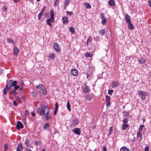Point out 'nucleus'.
I'll return each mask as SVG.
<instances>
[{
	"instance_id": "f257e3e1",
	"label": "nucleus",
	"mask_w": 151,
	"mask_h": 151,
	"mask_svg": "<svg viewBox=\"0 0 151 151\" xmlns=\"http://www.w3.org/2000/svg\"><path fill=\"white\" fill-rule=\"evenodd\" d=\"M41 109L39 108H35L36 111L41 115H44V118L47 120L50 118L48 116L50 109L47 104L45 106L44 104H42L41 106Z\"/></svg>"
},
{
	"instance_id": "f03ea898",
	"label": "nucleus",
	"mask_w": 151,
	"mask_h": 151,
	"mask_svg": "<svg viewBox=\"0 0 151 151\" xmlns=\"http://www.w3.org/2000/svg\"><path fill=\"white\" fill-rule=\"evenodd\" d=\"M70 122L71 123V127L72 128L75 127L78 123V119L74 116L72 117Z\"/></svg>"
},
{
	"instance_id": "7ed1b4c3",
	"label": "nucleus",
	"mask_w": 151,
	"mask_h": 151,
	"mask_svg": "<svg viewBox=\"0 0 151 151\" xmlns=\"http://www.w3.org/2000/svg\"><path fill=\"white\" fill-rule=\"evenodd\" d=\"M17 82L16 81H13L12 80H10L8 82V84L6 86H8V87L10 89L12 87H14L17 85Z\"/></svg>"
},
{
	"instance_id": "20e7f679",
	"label": "nucleus",
	"mask_w": 151,
	"mask_h": 151,
	"mask_svg": "<svg viewBox=\"0 0 151 151\" xmlns=\"http://www.w3.org/2000/svg\"><path fill=\"white\" fill-rule=\"evenodd\" d=\"M138 95L139 96L142 100L145 99V96L148 95V93L143 91L141 90H139L137 91Z\"/></svg>"
},
{
	"instance_id": "39448f33",
	"label": "nucleus",
	"mask_w": 151,
	"mask_h": 151,
	"mask_svg": "<svg viewBox=\"0 0 151 151\" xmlns=\"http://www.w3.org/2000/svg\"><path fill=\"white\" fill-rule=\"evenodd\" d=\"M101 16L102 20V21L101 22V23L103 25H104L106 24V18L105 17L104 13H101Z\"/></svg>"
},
{
	"instance_id": "423d86ee",
	"label": "nucleus",
	"mask_w": 151,
	"mask_h": 151,
	"mask_svg": "<svg viewBox=\"0 0 151 151\" xmlns=\"http://www.w3.org/2000/svg\"><path fill=\"white\" fill-rule=\"evenodd\" d=\"M16 127L18 130H19L23 128L24 126L22 123L21 122L18 121L17 123Z\"/></svg>"
},
{
	"instance_id": "0eeeda50",
	"label": "nucleus",
	"mask_w": 151,
	"mask_h": 151,
	"mask_svg": "<svg viewBox=\"0 0 151 151\" xmlns=\"http://www.w3.org/2000/svg\"><path fill=\"white\" fill-rule=\"evenodd\" d=\"M78 71L76 69H73L71 70L70 73L73 76H76L78 74Z\"/></svg>"
},
{
	"instance_id": "6e6552de",
	"label": "nucleus",
	"mask_w": 151,
	"mask_h": 151,
	"mask_svg": "<svg viewBox=\"0 0 151 151\" xmlns=\"http://www.w3.org/2000/svg\"><path fill=\"white\" fill-rule=\"evenodd\" d=\"M23 149L22 144L19 143L18 144L16 151H21Z\"/></svg>"
},
{
	"instance_id": "1a4fd4ad",
	"label": "nucleus",
	"mask_w": 151,
	"mask_h": 151,
	"mask_svg": "<svg viewBox=\"0 0 151 151\" xmlns=\"http://www.w3.org/2000/svg\"><path fill=\"white\" fill-rule=\"evenodd\" d=\"M125 19L126 20V23H128L131 22L130 17L128 14H126L125 15Z\"/></svg>"
},
{
	"instance_id": "9d476101",
	"label": "nucleus",
	"mask_w": 151,
	"mask_h": 151,
	"mask_svg": "<svg viewBox=\"0 0 151 151\" xmlns=\"http://www.w3.org/2000/svg\"><path fill=\"white\" fill-rule=\"evenodd\" d=\"M74 133L78 135H79L80 134L81 132L79 129L78 128H75L72 130Z\"/></svg>"
},
{
	"instance_id": "9b49d317",
	"label": "nucleus",
	"mask_w": 151,
	"mask_h": 151,
	"mask_svg": "<svg viewBox=\"0 0 151 151\" xmlns=\"http://www.w3.org/2000/svg\"><path fill=\"white\" fill-rule=\"evenodd\" d=\"M54 22V20L52 21V19H48L46 20V23L48 24L50 28L52 27V24H51V22Z\"/></svg>"
},
{
	"instance_id": "f8f14e48",
	"label": "nucleus",
	"mask_w": 151,
	"mask_h": 151,
	"mask_svg": "<svg viewBox=\"0 0 151 151\" xmlns=\"http://www.w3.org/2000/svg\"><path fill=\"white\" fill-rule=\"evenodd\" d=\"M54 47L55 50L57 52L59 51L60 50V47H59V45L57 43H54Z\"/></svg>"
},
{
	"instance_id": "ddd939ff",
	"label": "nucleus",
	"mask_w": 151,
	"mask_h": 151,
	"mask_svg": "<svg viewBox=\"0 0 151 151\" xmlns=\"http://www.w3.org/2000/svg\"><path fill=\"white\" fill-rule=\"evenodd\" d=\"M112 87L113 88H115L118 86H119V83L118 82H115V81H113L112 83Z\"/></svg>"
},
{
	"instance_id": "4468645a",
	"label": "nucleus",
	"mask_w": 151,
	"mask_h": 151,
	"mask_svg": "<svg viewBox=\"0 0 151 151\" xmlns=\"http://www.w3.org/2000/svg\"><path fill=\"white\" fill-rule=\"evenodd\" d=\"M129 126V124H122L121 126V129L123 130H126V128L128 127Z\"/></svg>"
},
{
	"instance_id": "2eb2a0df",
	"label": "nucleus",
	"mask_w": 151,
	"mask_h": 151,
	"mask_svg": "<svg viewBox=\"0 0 151 151\" xmlns=\"http://www.w3.org/2000/svg\"><path fill=\"white\" fill-rule=\"evenodd\" d=\"M108 4L111 6H115V2L114 0H110L109 1Z\"/></svg>"
},
{
	"instance_id": "dca6fc26",
	"label": "nucleus",
	"mask_w": 151,
	"mask_h": 151,
	"mask_svg": "<svg viewBox=\"0 0 151 151\" xmlns=\"http://www.w3.org/2000/svg\"><path fill=\"white\" fill-rule=\"evenodd\" d=\"M70 2V0H65L64 6L65 9H66L67 6L68 5Z\"/></svg>"
},
{
	"instance_id": "f3484780",
	"label": "nucleus",
	"mask_w": 151,
	"mask_h": 151,
	"mask_svg": "<svg viewBox=\"0 0 151 151\" xmlns=\"http://www.w3.org/2000/svg\"><path fill=\"white\" fill-rule=\"evenodd\" d=\"M18 101L19 103H23L25 101V98L24 97L21 96L19 98V100Z\"/></svg>"
},
{
	"instance_id": "a211bd4d",
	"label": "nucleus",
	"mask_w": 151,
	"mask_h": 151,
	"mask_svg": "<svg viewBox=\"0 0 151 151\" xmlns=\"http://www.w3.org/2000/svg\"><path fill=\"white\" fill-rule=\"evenodd\" d=\"M36 88L37 89H38L42 91L43 90H44L45 88V87L43 85L40 84L36 87Z\"/></svg>"
},
{
	"instance_id": "6ab92c4d",
	"label": "nucleus",
	"mask_w": 151,
	"mask_h": 151,
	"mask_svg": "<svg viewBox=\"0 0 151 151\" xmlns=\"http://www.w3.org/2000/svg\"><path fill=\"white\" fill-rule=\"evenodd\" d=\"M83 91L85 93H89L90 91L89 87L86 86L84 87Z\"/></svg>"
},
{
	"instance_id": "aec40b11",
	"label": "nucleus",
	"mask_w": 151,
	"mask_h": 151,
	"mask_svg": "<svg viewBox=\"0 0 151 151\" xmlns=\"http://www.w3.org/2000/svg\"><path fill=\"white\" fill-rule=\"evenodd\" d=\"M25 143L28 147L29 148L30 147L31 143L30 142L29 140L26 139Z\"/></svg>"
},
{
	"instance_id": "412c9836",
	"label": "nucleus",
	"mask_w": 151,
	"mask_h": 151,
	"mask_svg": "<svg viewBox=\"0 0 151 151\" xmlns=\"http://www.w3.org/2000/svg\"><path fill=\"white\" fill-rule=\"evenodd\" d=\"M63 24L67 23L68 22V19L67 17H64L62 18Z\"/></svg>"
},
{
	"instance_id": "4be33fe9",
	"label": "nucleus",
	"mask_w": 151,
	"mask_h": 151,
	"mask_svg": "<svg viewBox=\"0 0 151 151\" xmlns=\"http://www.w3.org/2000/svg\"><path fill=\"white\" fill-rule=\"evenodd\" d=\"M9 89H10L8 87V86H6V88L4 90V94L5 95H6L7 92L9 91Z\"/></svg>"
},
{
	"instance_id": "5701e85b",
	"label": "nucleus",
	"mask_w": 151,
	"mask_h": 151,
	"mask_svg": "<svg viewBox=\"0 0 151 151\" xmlns=\"http://www.w3.org/2000/svg\"><path fill=\"white\" fill-rule=\"evenodd\" d=\"M139 62L141 64H143L145 63L146 60L143 58H139Z\"/></svg>"
},
{
	"instance_id": "b1692460",
	"label": "nucleus",
	"mask_w": 151,
	"mask_h": 151,
	"mask_svg": "<svg viewBox=\"0 0 151 151\" xmlns=\"http://www.w3.org/2000/svg\"><path fill=\"white\" fill-rule=\"evenodd\" d=\"M137 135V137L139 138V140H141L142 139V134L139 131L138 132Z\"/></svg>"
},
{
	"instance_id": "393cba45",
	"label": "nucleus",
	"mask_w": 151,
	"mask_h": 151,
	"mask_svg": "<svg viewBox=\"0 0 151 151\" xmlns=\"http://www.w3.org/2000/svg\"><path fill=\"white\" fill-rule=\"evenodd\" d=\"M19 52V49L17 47H14V54L17 55Z\"/></svg>"
},
{
	"instance_id": "a878e982",
	"label": "nucleus",
	"mask_w": 151,
	"mask_h": 151,
	"mask_svg": "<svg viewBox=\"0 0 151 151\" xmlns=\"http://www.w3.org/2000/svg\"><path fill=\"white\" fill-rule=\"evenodd\" d=\"M106 104H110V97L108 96H106Z\"/></svg>"
},
{
	"instance_id": "bb28decb",
	"label": "nucleus",
	"mask_w": 151,
	"mask_h": 151,
	"mask_svg": "<svg viewBox=\"0 0 151 151\" xmlns=\"http://www.w3.org/2000/svg\"><path fill=\"white\" fill-rule=\"evenodd\" d=\"M105 32V30L104 29H101L99 32V33L101 36L104 35Z\"/></svg>"
},
{
	"instance_id": "cd10ccee",
	"label": "nucleus",
	"mask_w": 151,
	"mask_h": 151,
	"mask_svg": "<svg viewBox=\"0 0 151 151\" xmlns=\"http://www.w3.org/2000/svg\"><path fill=\"white\" fill-rule=\"evenodd\" d=\"M128 27L131 30H132L134 29V27L133 25L131 23V22H129Z\"/></svg>"
},
{
	"instance_id": "c85d7f7f",
	"label": "nucleus",
	"mask_w": 151,
	"mask_h": 151,
	"mask_svg": "<svg viewBox=\"0 0 151 151\" xmlns=\"http://www.w3.org/2000/svg\"><path fill=\"white\" fill-rule=\"evenodd\" d=\"M85 56L87 58H91L92 57L93 55L92 54H91L90 52H87L86 53Z\"/></svg>"
},
{
	"instance_id": "c756f323",
	"label": "nucleus",
	"mask_w": 151,
	"mask_h": 151,
	"mask_svg": "<svg viewBox=\"0 0 151 151\" xmlns=\"http://www.w3.org/2000/svg\"><path fill=\"white\" fill-rule=\"evenodd\" d=\"M58 104H55V111L54 112V114L55 115L57 113V112L58 111Z\"/></svg>"
},
{
	"instance_id": "7c9ffc66",
	"label": "nucleus",
	"mask_w": 151,
	"mask_h": 151,
	"mask_svg": "<svg viewBox=\"0 0 151 151\" xmlns=\"http://www.w3.org/2000/svg\"><path fill=\"white\" fill-rule=\"evenodd\" d=\"M120 151H129V149L125 147H123L121 148Z\"/></svg>"
},
{
	"instance_id": "2f4dec72",
	"label": "nucleus",
	"mask_w": 151,
	"mask_h": 151,
	"mask_svg": "<svg viewBox=\"0 0 151 151\" xmlns=\"http://www.w3.org/2000/svg\"><path fill=\"white\" fill-rule=\"evenodd\" d=\"M49 58L51 60L54 59L55 58L54 54L52 53L50 54L49 55Z\"/></svg>"
},
{
	"instance_id": "473e14b6",
	"label": "nucleus",
	"mask_w": 151,
	"mask_h": 151,
	"mask_svg": "<svg viewBox=\"0 0 151 151\" xmlns=\"http://www.w3.org/2000/svg\"><path fill=\"white\" fill-rule=\"evenodd\" d=\"M84 4L86 6V9H91V6L90 4L86 3Z\"/></svg>"
},
{
	"instance_id": "72a5a7b5",
	"label": "nucleus",
	"mask_w": 151,
	"mask_h": 151,
	"mask_svg": "<svg viewBox=\"0 0 151 151\" xmlns=\"http://www.w3.org/2000/svg\"><path fill=\"white\" fill-rule=\"evenodd\" d=\"M59 0H55L54 1V6L55 7H56L59 5Z\"/></svg>"
},
{
	"instance_id": "f704fd0d",
	"label": "nucleus",
	"mask_w": 151,
	"mask_h": 151,
	"mask_svg": "<svg viewBox=\"0 0 151 151\" xmlns=\"http://www.w3.org/2000/svg\"><path fill=\"white\" fill-rule=\"evenodd\" d=\"M7 41L8 42H9L11 43H14V42L13 40H12V39L9 38H8L7 39Z\"/></svg>"
},
{
	"instance_id": "c9c22d12",
	"label": "nucleus",
	"mask_w": 151,
	"mask_h": 151,
	"mask_svg": "<svg viewBox=\"0 0 151 151\" xmlns=\"http://www.w3.org/2000/svg\"><path fill=\"white\" fill-rule=\"evenodd\" d=\"M128 119H127V118H125L123 120V124H127V123H128Z\"/></svg>"
},
{
	"instance_id": "e433bc0d",
	"label": "nucleus",
	"mask_w": 151,
	"mask_h": 151,
	"mask_svg": "<svg viewBox=\"0 0 151 151\" xmlns=\"http://www.w3.org/2000/svg\"><path fill=\"white\" fill-rule=\"evenodd\" d=\"M31 93L32 95L34 96L35 97L37 96L38 95L37 93L35 91H32Z\"/></svg>"
},
{
	"instance_id": "4c0bfd02",
	"label": "nucleus",
	"mask_w": 151,
	"mask_h": 151,
	"mask_svg": "<svg viewBox=\"0 0 151 151\" xmlns=\"http://www.w3.org/2000/svg\"><path fill=\"white\" fill-rule=\"evenodd\" d=\"M15 90H14L12 91H11L10 92V93L11 94L13 95L14 96L16 95L17 94V92L15 91Z\"/></svg>"
},
{
	"instance_id": "58836bf2",
	"label": "nucleus",
	"mask_w": 151,
	"mask_h": 151,
	"mask_svg": "<svg viewBox=\"0 0 151 151\" xmlns=\"http://www.w3.org/2000/svg\"><path fill=\"white\" fill-rule=\"evenodd\" d=\"M123 114L124 116H129V113L127 111H124L123 112Z\"/></svg>"
},
{
	"instance_id": "ea45409f",
	"label": "nucleus",
	"mask_w": 151,
	"mask_h": 151,
	"mask_svg": "<svg viewBox=\"0 0 151 151\" xmlns=\"http://www.w3.org/2000/svg\"><path fill=\"white\" fill-rule=\"evenodd\" d=\"M47 93V91L45 89V88L44 89V90H42V94L43 95H45Z\"/></svg>"
},
{
	"instance_id": "a19ab883",
	"label": "nucleus",
	"mask_w": 151,
	"mask_h": 151,
	"mask_svg": "<svg viewBox=\"0 0 151 151\" xmlns=\"http://www.w3.org/2000/svg\"><path fill=\"white\" fill-rule=\"evenodd\" d=\"M69 31L72 32V33H73L75 32V30L74 28L71 27L70 28Z\"/></svg>"
},
{
	"instance_id": "79ce46f5",
	"label": "nucleus",
	"mask_w": 151,
	"mask_h": 151,
	"mask_svg": "<svg viewBox=\"0 0 151 151\" xmlns=\"http://www.w3.org/2000/svg\"><path fill=\"white\" fill-rule=\"evenodd\" d=\"M86 99L88 100L91 101V100L92 98L91 96L89 95L86 96Z\"/></svg>"
},
{
	"instance_id": "37998d69",
	"label": "nucleus",
	"mask_w": 151,
	"mask_h": 151,
	"mask_svg": "<svg viewBox=\"0 0 151 151\" xmlns=\"http://www.w3.org/2000/svg\"><path fill=\"white\" fill-rule=\"evenodd\" d=\"M114 91L113 90H109L108 91V93L109 94L111 95L113 93Z\"/></svg>"
},
{
	"instance_id": "c03bdc74",
	"label": "nucleus",
	"mask_w": 151,
	"mask_h": 151,
	"mask_svg": "<svg viewBox=\"0 0 151 151\" xmlns=\"http://www.w3.org/2000/svg\"><path fill=\"white\" fill-rule=\"evenodd\" d=\"M14 87V90H17L20 88V86L19 85H17V86H15Z\"/></svg>"
},
{
	"instance_id": "a18cd8bd",
	"label": "nucleus",
	"mask_w": 151,
	"mask_h": 151,
	"mask_svg": "<svg viewBox=\"0 0 151 151\" xmlns=\"http://www.w3.org/2000/svg\"><path fill=\"white\" fill-rule=\"evenodd\" d=\"M50 17L49 19H52V21L54 20V14L50 15Z\"/></svg>"
},
{
	"instance_id": "49530a36",
	"label": "nucleus",
	"mask_w": 151,
	"mask_h": 151,
	"mask_svg": "<svg viewBox=\"0 0 151 151\" xmlns=\"http://www.w3.org/2000/svg\"><path fill=\"white\" fill-rule=\"evenodd\" d=\"M49 126V124L48 123H47L45 124L44 126V127L45 129H47L48 128V127Z\"/></svg>"
},
{
	"instance_id": "de8ad7c7",
	"label": "nucleus",
	"mask_w": 151,
	"mask_h": 151,
	"mask_svg": "<svg viewBox=\"0 0 151 151\" xmlns=\"http://www.w3.org/2000/svg\"><path fill=\"white\" fill-rule=\"evenodd\" d=\"M70 104H67V107L68 110L69 111H70L71 109L70 108Z\"/></svg>"
},
{
	"instance_id": "09e8293b",
	"label": "nucleus",
	"mask_w": 151,
	"mask_h": 151,
	"mask_svg": "<svg viewBox=\"0 0 151 151\" xmlns=\"http://www.w3.org/2000/svg\"><path fill=\"white\" fill-rule=\"evenodd\" d=\"M42 13L41 12L38 14V18L40 20V19L41 17L42 16Z\"/></svg>"
},
{
	"instance_id": "8fccbe9b",
	"label": "nucleus",
	"mask_w": 151,
	"mask_h": 151,
	"mask_svg": "<svg viewBox=\"0 0 151 151\" xmlns=\"http://www.w3.org/2000/svg\"><path fill=\"white\" fill-rule=\"evenodd\" d=\"M143 127V125H140L139 128V131H140L142 130Z\"/></svg>"
},
{
	"instance_id": "3c124183",
	"label": "nucleus",
	"mask_w": 151,
	"mask_h": 151,
	"mask_svg": "<svg viewBox=\"0 0 151 151\" xmlns=\"http://www.w3.org/2000/svg\"><path fill=\"white\" fill-rule=\"evenodd\" d=\"M67 14L70 15H72L73 14V12H69V11L67 12Z\"/></svg>"
},
{
	"instance_id": "603ef678",
	"label": "nucleus",
	"mask_w": 151,
	"mask_h": 151,
	"mask_svg": "<svg viewBox=\"0 0 151 151\" xmlns=\"http://www.w3.org/2000/svg\"><path fill=\"white\" fill-rule=\"evenodd\" d=\"M50 15L54 14V12L53 9H52L50 10Z\"/></svg>"
},
{
	"instance_id": "864d4df0",
	"label": "nucleus",
	"mask_w": 151,
	"mask_h": 151,
	"mask_svg": "<svg viewBox=\"0 0 151 151\" xmlns=\"http://www.w3.org/2000/svg\"><path fill=\"white\" fill-rule=\"evenodd\" d=\"M7 8L5 6L3 7V11L5 12L6 11Z\"/></svg>"
},
{
	"instance_id": "5fc2aeb1",
	"label": "nucleus",
	"mask_w": 151,
	"mask_h": 151,
	"mask_svg": "<svg viewBox=\"0 0 151 151\" xmlns=\"http://www.w3.org/2000/svg\"><path fill=\"white\" fill-rule=\"evenodd\" d=\"M29 114V111L28 110H26L25 111V114L26 115H27Z\"/></svg>"
},
{
	"instance_id": "6e6d98bb",
	"label": "nucleus",
	"mask_w": 151,
	"mask_h": 151,
	"mask_svg": "<svg viewBox=\"0 0 151 151\" xmlns=\"http://www.w3.org/2000/svg\"><path fill=\"white\" fill-rule=\"evenodd\" d=\"M149 147L148 146L146 147L145 149V151H148Z\"/></svg>"
},
{
	"instance_id": "4d7b16f0",
	"label": "nucleus",
	"mask_w": 151,
	"mask_h": 151,
	"mask_svg": "<svg viewBox=\"0 0 151 151\" xmlns=\"http://www.w3.org/2000/svg\"><path fill=\"white\" fill-rule=\"evenodd\" d=\"M91 39L90 38H89L88 39L87 42L89 43H91Z\"/></svg>"
},
{
	"instance_id": "13d9d810",
	"label": "nucleus",
	"mask_w": 151,
	"mask_h": 151,
	"mask_svg": "<svg viewBox=\"0 0 151 151\" xmlns=\"http://www.w3.org/2000/svg\"><path fill=\"white\" fill-rule=\"evenodd\" d=\"M103 151H106L107 148L106 147L104 146L103 148Z\"/></svg>"
},
{
	"instance_id": "bf43d9fd",
	"label": "nucleus",
	"mask_w": 151,
	"mask_h": 151,
	"mask_svg": "<svg viewBox=\"0 0 151 151\" xmlns=\"http://www.w3.org/2000/svg\"><path fill=\"white\" fill-rule=\"evenodd\" d=\"M148 2L149 3V5L151 7V0H148Z\"/></svg>"
},
{
	"instance_id": "052dcab7",
	"label": "nucleus",
	"mask_w": 151,
	"mask_h": 151,
	"mask_svg": "<svg viewBox=\"0 0 151 151\" xmlns=\"http://www.w3.org/2000/svg\"><path fill=\"white\" fill-rule=\"evenodd\" d=\"M31 113V115L32 116H33V117H35V114L34 112H32Z\"/></svg>"
},
{
	"instance_id": "680f3d73",
	"label": "nucleus",
	"mask_w": 151,
	"mask_h": 151,
	"mask_svg": "<svg viewBox=\"0 0 151 151\" xmlns=\"http://www.w3.org/2000/svg\"><path fill=\"white\" fill-rule=\"evenodd\" d=\"M23 89V86H21V87L19 88V90L20 91H22Z\"/></svg>"
},
{
	"instance_id": "e2e57ef3",
	"label": "nucleus",
	"mask_w": 151,
	"mask_h": 151,
	"mask_svg": "<svg viewBox=\"0 0 151 151\" xmlns=\"http://www.w3.org/2000/svg\"><path fill=\"white\" fill-rule=\"evenodd\" d=\"M13 1H14V2H15V3H17L18 2L19 0H13Z\"/></svg>"
},
{
	"instance_id": "0e129e2a",
	"label": "nucleus",
	"mask_w": 151,
	"mask_h": 151,
	"mask_svg": "<svg viewBox=\"0 0 151 151\" xmlns=\"http://www.w3.org/2000/svg\"><path fill=\"white\" fill-rule=\"evenodd\" d=\"M20 85L21 86H23L24 85V84L23 82H22L20 83Z\"/></svg>"
},
{
	"instance_id": "69168bd1",
	"label": "nucleus",
	"mask_w": 151,
	"mask_h": 151,
	"mask_svg": "<svg viewBox=\"0 0 151 151\" xmlns=\"http://www.w3.org/2000/svg\"><path fill=\"white\" fill-rule=\"evenodd\" d=\"M7 145V144H5L4 145V148H5V150H6L7 149V147L6 146V145Z\"/></svg>"
},
{
	"instance_id": "338daca9",
	"label": "nucleus",
	"mask_w": 151,
	"mask_h": 151,
	"mask_svg": "<svg viewBox=\"0 0 151 151\" xmlns=\"http://www.w3.org/2000/svg\"><path fill=\"white\" fill-rule=\"evenodd\" d=\"M112 128L111 127V128L110 129H109V134H110V132H111V131H112Z\"/></svg>"
},
{
	"instance_id": "774afa93",
	"label": "nucleus",
	"mask_w": 151,
	"mask_h": 151,
	"mask_svg": "<svg viewBox=\"0 0 151 151\" xmlns=\"http://www.w3.org/2000/svg\"><path fill=\"white\" fill-rule=\"evenodd\" d=\"M26 151H32L30 149H27V148H26Z\"/></svg>"
}]
</instances>
